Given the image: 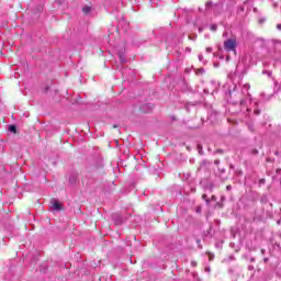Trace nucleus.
I'll list each match as a JSON object with an SVG mask.
<instances>
[{
	"instance_id": "1",
	"label": "nucleus",
	"mask_w": 281,
	"mask_h": 281,
	"mask_svg": "<svg viewBox=\"0 0 281 281\" xmlns=\"http://www.w3.org/2000/svg\"><path fill=\"white\" fill-rule=\"evenodd\" d=\"M237 43L236 38H228L224 42L225 52H236Z\"/></svg>"
},
{
	"instance_id": "2",
	"label": "nucleus",
	"mask_w": 281,
	"mask_h": 281,
	"mask_svg": "<svg viewBox=\"0 0 281 281\" xmlns=\"http://www.w3.org/2000/svg\"><path fill=\"white\" fill-rule=\"evenodd\" d=\"M50 203L55 212H60V210H63V204H60V202L57 199H52Z\"/></svg>"
},
{
	"instance_id": "3",
	"label": "nucleus",
	"mask_w": 281,
	"mask_h": 281,
	"mask_svg": "<svg viewBox=\"0 0 281 281\" xmlns=\"http://www.w3.org/2000/svg\"><path fill=\"white\" fill-rule=\"evenodd\" d=\"M115 225H122V216L120 214L113 215Z\"/></svg>"
},
{
	"instance_id": "4",
	"label": "nucleus",
	"mask_w": 281,
	"mask_h": 281,
	"mask_svg": "<svg viewBox=\"0 0 281 281\" xmlns=\"http://www.w3.org/2000/svg\"><path fill=\"white\" fill-rule=\"evenodd\" d=\"M119 60L121 65H124V63H126V55H124V53H119Z\"/></svg>"
},
{
	"instance_id": "5",
	"label": "nucleus",
	"mask_w": 281,
	"mask_h": 281,
	"mask_svg": "<svg viewBox=\"0 0 281 281\" xmlns=\"http://www.w3.org/2000/svg\"><path fill=\"white\" fill-rule=\"evenodd\" d=\"M260 203H263V204L269 203V198L267 196V194H263V195L260 198Z\"/></svg>"
},
{
	"instance_id": "6",
	"label": "nucleus",
	"mask_w": 281,
	"mask_h": 281,
	"mask_svg": "<svg viewBox=\"0 0 281 281\" xmlns=\"http://www.w3.org/2000/svg\"><path fill=\"white\" fill-rule=\"evenodd\" d=\"M82 12L86 13V14H90L91 13V7H89V5L83 7Z\"/></svg>"
},
{
	"instance_id": "7",
	"label": "nucleus",
	"mask_w": 281,
	"mask_h": 281,
	"mask_svg": "<svg viewBox=\"0 0 281 281\" xmlns=\"http://www.w3.org/2000/svg\"><path fill=\"white\" fill-rule=\"evenodd\" d=\"M9 133H14V134H16V125H14V124L9 125Z\"/></svg>"
},
{
	"instance_id": "8",
	"label": "nucleus",
	"mask_w": 281,
	"mask_h": 281,
	"mask_svg": "<svg viewBox=\"0 0 281 281\" xmlns=\"http://www.w3.org/2000/svg\"><path fill=\"white\" fill-rule=\"evenodd\" d=\"M210 30H211V32H216V30H218V25L212 24V25L210 26Z\"/></svg>"
},
{
	"instance_id": "9",
	"label": "nucleus",
	"mask_w": 281,
	"mask_h": 281,
	"mask_svg": "<svg viewBox=\"0 0 281 281\" xmlns=\"http://www.w3.org/2000/svg\"><path fill=\"white\" fill-rule=\"evenodd\" d=\"M202 199L205 201L206 205H210V199H207V194H203Z\"/></svg>"
},
{
	"instance_id": "10",
	"label": "nucleus",
	"mask_w": 281,
	"mask_h": 281,
	"mask_svg": "<svg viewBox=\"0 0 281 281\" xmlns=\"http://www.w3.org/2000/svg\"><path fill=\"white\" fill-rule=\"evenodd\" d=\"M262 74L271 78L272 72L269 70H262Z\"/></svg>"
},
{
	"instance_id": "11",
	"label": "nucleus",
	"mask_w": 281,
	"mask_h": 281,
	"mask_svg": "<svg viewBox=\"0 0 281 281\" xmlns=\"http://www.w3.org/2000/svg\"><path fill=\"white\" fill-rule=\"evenodd\" d=\"M212 5H214V3L212 1L206 2V8H212Z\"/></svg>"
},
{
	"instance_id": "12",
	"label": "nucleus",
	"mask_w": 281,
	"mask_h": 281,
	"mask_svg": "<svg viewBox=\"0 0 281 281\" xmlns=\"http://www.w3.org/2000/svg\"><path fill=\"white\" fill-rule=\"evenodd\" d=\"M246 102H247V100L241 99L240 102H239L240 106H243V104H245Z\"/></svg>"
},
{
	"instance_id": "13",
	"label": "nucleus",
	"mask_w": 281,
	"mask_h": 281,
	"mask_svg": "<svg viewBox=\"0 0 281 281\" xmlns=\"http://www.w3.org/2000/svg\"><path fill=\"white\" fill-rule=\"evenodd\" d=\"M274 45H281V41L274 40L273 41Z\"/></svg>"
},
{
	"instance_id": "14",
	"label": "nucleus",
	"mask_w": 281,
	"mask_h": 281,
	"mask_svg": "<svg viewBox=\"0 0 281 281\" xmlns=\"http://www.w3.org/2000/svg\"><path fill=\"white\" fill-rule=\"evenodd\" d=\"M211 271H212V269H211L210 267H206V268H205V272H206V273H210Z\"/></svg>"
},
{
	"instance_id": "15",
	"label": "nucleus",
	"mask_w": 281,
	"mask_h": 281,
	"mask_svg": "<svg viewBox=\"0 0 281 281\" xmlns=\"http://www.w3.org/2000/svg\"><path fill=\"white\" fill-rule=\"evenodd\" d=\"M207 54H212V47L206 48Z\"/></svg>"
},
{
	"instance_id": "16",
	"label": "nucleus",
	"mask_w": 281,
	"mask_h": 281,
	"mask_svg": "<svg viewBox=\"0 0 281 281\" xmlns=\"http://www.w3.org/2000/svg\"><path fill=\"white\" fill-rule=\"evenodd\" d=\"M255 115H260V110H255Z\"/></svg>"
},
{
	"instance_id": "17",
	"label": "nucleus",
	"mask_w": 281,
	"mask_h": 281,
	"mask_svg": "<svg viewBox=\"0 0 281 281\" xmlns=\"http://www.w3.org/2000/svg\"><path fill=\"white\" fill-rule=\"evenodd\" d=\"M226 190L229 192V190H232V184H228V186L226 187Z\"/></svg>"
},
{
	"instance_id": "18",
	"label": "nucleus",
	"mask_w": 281,
	"mask_h": 281,
	"mask_svg": "<svg viewBox=\"0 0 281 281\" xmlns=\"http://www.w3.org/2000/svg\"><path fill=\"white\" fill-rule=\"evenodd\" d=\"M248 271H254V266H248Z\"/></svg>"
},
{
	"instance_id": "19",
	"label": "nucleus",
	"mask_w": 281,
	"mask_h": 281,
	"mask_svg": "<svg viewBox=\"0 0 281 281\" xmlns=\"http://www.w3.org/2000/svg\"><path fill=\"white\" fill-rule=\"evenodd\" d=\"M211 201H216V195H212Z\"/></svg>"
},
{
	"instance_id": "20",
	"label": "nucleus",
	"mask_w": 281,
	"mask_h": 281,
	"mask_svg": "<svg viewBox=\"0 0 281 281\" xmlns=\"http://www.w3.org/2000/svg\"><path fill=\"white\" fill-rule=\"evenodd\" d=\"M214 164L215 166H218V164H221V160H215Z\"/></svg>"
},
{
	"instance_id": "21",
	"label": "nucleus",
	"mask_w": 281,
	"mask_h": 281,
	"mask_svg": "<svg viewBox=\"0 0 281 281\" xmlns=\"http://www.w3.org/2000/svg\"><path fill=\"white\" fill-rule=\"evenodd\" d=\"M209 260H211V261L214 260V255L210 256Z\"/></svg>"
},
{
	"instance_id": "22",
	"label": "nucleus",
	"mask_w": 281,
	"mask_h": 281,
	"mask_svg": "<svg viewBox=\"0 0 281 281\" xmlns=\"http://www.w3.org/2000/svg\"><path fill=\"white\" fill-rule=\"evenodd\" d=\"M200 74H205V70L203 68H201Z\"/></svg>"
},
{
	"instance_id": "23",
	"label": "nucleus",
	"mask_w": 281,
	"mask_h": 281,
	"mask_svg": "<svg viewBox=\"0 0 281 281\" xmlns=\"http://www.w3.org/2000/svg\"><path fill=\"white\" fill-rule=\"evenodd\" d=\"M250 262H256V258H250Z\"/></svg>"
},
{
	"instance_id": "24",
	"label": "nucleus",
	"mask_w": 281,
	"mask_h": 281,
	"mask_svg": "<svg viewBox=\"0 0 281 281\" xmlns=\"http://www.w3.org/2000/svg\"><path fill=\"white\" fill-rule=\"evenodd\" d=\"M277 30H280V31H281V24H278V25H277Z\"/></svg>"
},
{
	"instance_id": "25",
	"label": "nucleus",
	"mask_w": 281,
	"mask_h": 281,
	"mask_svg": "<svg viewBox=\"0 0 281 281\" xmlns=\"http://www.w3.org/2000/svg\"><path fill=\"white\" fill-rule=\"evenodd\" d=\"M199 60H203V55H199Z\"/></svg>"
},
{
	"instance_id": "26",
	"label": "nucleus",
	"mask_w": 281,
	"mask_h": 281,
	"mask_svg": "<svg viewBox=\"0 0 281 281\" xmlns=\"http://www.w3.org/2000/svg\"><path fill=\"white\" fill-rule=\"evenodd\" d=\"M192 267H196V261H192Z\"/></svg>"
},
{
	"instance_id": "27",
	"label": "nucleus",
	"mask_w": 281,
	"mask_h": 281,
	"mask_svg": "<svg viewBox=\"0 0 281 281\" xmlns=\"http://www.w3.org/2000/svg\"><path fill=\"white\" fill-rule=\"evenodd\" d=\"M146 106H149V105L148 104L143 105L140 109L144 110V109H146Z\"/></svg>"
},
{
	"instance_id": "28",
	"label": "nucleus",
	"mask_w": 281,
	"mask_h": 281,
	"mask_svg": "<svg viewBox=\"0 0 281 281\" xmlns=\"http://www.w3.org/2000/svg\"><path fill=\"white\" fill-rule=\"evenodd\" d=\"M196 243H198V245H200V243H201V239H196Z\"/></svg>"
},
{
	"instance_id": "29",
	"label": "nucleus",
	"mask_w": 281,
	"mask_h": 281,
	"mask_svg": "<svg viewBox=\"0 0 281 281\" xmlns=\"http://www.w3.org/2000/svg\"><path fill=\"white\" fill-rule=\"evenodd\" d=\"M217 153H223V149H217Z\"/></svg>"
},
{
	"instance_id": "30",
	"label": "nucleus",
	"mask_w": 281,
	"mask_h": 281,
	"mask_svg": "<svg viewBox=\"0 0 281 281\" xmlns=\"http://www.w3.org/2000/svg\"><path fill=\"white\" fill-rule=\"evenodd\" d=\"M273 7H274V8H278V3H274Z\"/></svg>"
},
{
	"instance_id": "31",
	"label": "nucleus",
	"mask_w": 281,
	"mask_h": 281,
	"mask_svg": "<svg viewBox=\"0 0 281 281\" xmlns=\"http://www.w3.org/2000/svg\"><path fill=\"white\" fill-rule=\"evenodd\" d=\"M229 259H231V260H234V256H231Z\"/></svg>"
},
{
	"instance_id": "32",
	"label": "nucleus",
	"mask_w": 281,
	"mask_h": 281,
	"mask_svg": "<svg viewBox=\"0 0 281 281\" xmlns=\"http://www.w3.org/2000/svg\"><path fill=\"white\" fill-rule=\"evenodd\" d=\"M245 87H246V89H249V85H246Z\"/></svg>"
},
{
	"instance_id": "33",
	"label": "nucleus",
	"mask_w": 281,
	"mask_h": 281,
	"mask_svg": "<svg viewBox=\"0 0 281 281\" xmlns=\"http://www.w3.org/2000/svg\"><path fill=\"white\" fill-rule=\"evenodd\" d=\"M263 260H265V262H267L269 259H268V258H265Z\"/></svg>"
},
{
	"instance_id": "34",
	"label": "nucleus",
	"mask_w": 281,
	"mask_h": 281,
	"mask_svg": "<svg viewBox=\"0 0 281 281\" xmlns=\"http://www.w3.org/2000/svg\"><path fill=\"white\" fill-rule=\"evenodd\" d=\"M113 128H117V125H113Z\"/></svg>"
},
{
	"instance_id": "35",
	"label": "nucleus",
	"mask_w": 281,
	"mask_h": 281,
	"mask_svg": "<svg viewBox=\"0 0 281 281\" xmlns=\"http://www.w3.org/2000/svg\"><path fill=\"white\" fill-rule=\"evenodd\" d=\"M200 32H203V29H202V27H200Z\"/></svg>"
},
{
	"instance_id": "36",
	"label": "nucleus",
	"mask_w": 281,
	"mask_h": 281,
	"mask_svg": "<svg viewBox=\"0 0 281 281\" xmlns=\"http://www.w3.org/2000/svg\"><path fill=\"white\" fill-rule=\"evenodd\" d=\"M226 35H227V33H224V34H223V36H226Z\"/></svg>"
},
{
	"instance_id": "37",
	"label": "nucleus",
	"mask_w": 281,
	"mask_h": 281,
	"mask_svg": "<svg viewBox=\"0 0 281 281\" xmlns=\"http://www.w3.org/2000/svg\"><path fill=\"white\" fill-rule=\"evenodd\" d=\"M202 212V207L200 206V213Z\"/></svg>"
},
{
	"instance_id": "38",
	"label": "nucleus",
	"mask_w": 281,
	"mask_h": 281,
	"mask_svg": "<svg viewBox=\"0 0 281 281\" xmlns=\"http://www.w3.org/2000/svg\"><path fill=\"white\" fill-rule=\"evenodd\" d=\"M49 88L48 87H46V91L48 90Z\"/></svg>"
},
{
	"instance_id": "39",
	"label": "nucleus",
	"mask_w": 281,
	"mask_h": 281,
	"mask_svg": "<svg viewBox=\"0 0 281 281\" xmlns=\"http://www.w3.org/2000/svg\"><path fill=\"white\" fill-rule=\"evenodd\" d=\"M188 49V52H190V48H187Z\"/></svg>"
}]
</instances>
